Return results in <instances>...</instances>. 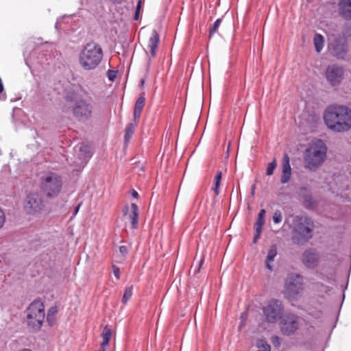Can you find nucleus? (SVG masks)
<instances>
[{
  "label": "nucleus",
  "mask_w": 351,
  "mask_h": 351,
  "mask_svg": "<svg viewBox=\"0 0 351 351\" xmlns=\"http://www.w3.org/2000/svg\"><path fill=\"white\" fill-rule=\"evenodd\" d=\"M300 317L293 313H287L281 318L280 328L286 336L293 335L299 328Z\"/></svg>",
  "instance_id": "10"
},
{
  "label": "nucleus",
  "mask_w": 351,
  "mask_h": 351,
  "mask_svg": "<svg viewBox=\"0 0 351 351\" xmlns=\"http://www.w3.org/2000/svg\"><path fill=\"white\" fill-rule=\"evenodd\" d=\"M257 346L262 350V351H271V346L265 339H261Z\"/></svg>",
  "instance_id": "29"
},
{
  "label": "nucleus",
  "mask_w": 351,
  "mask_h": 351,
  "mask_svg": "<svg viewBox=\"0 0 351 351\" xmlns=\"http://www.w3.org/2000/svg\"><path fill=\"white\" fill-rule=\"evenodd\" d=\"M108 77L109 80L114 81L116 78V72L114 71L109 70L108 71Z\"/></svg>",
  "instance_id": "36"
},
{
  "label": "nucleus",
  "mask_w": 351,
  "mask_h": 351,
  "mask_svg": "<svg viewBox=\"0 0 351 351\" xmlns=\"http://www.w3.org/2000/svg\"><path fill=\"white\" fill-rule=\"evenodd\" d=\"M271 341L273 346L276 348H278L281 345V339L278 336L272 337Z\"/></svg>",
  "instance_id": "34"
},
{
  "label": "nucleus",
  "mask_w": 351,
  "mask_h": 351,
  "mask_svg": "<svg viewBox=\"0 0 351 351\" xmlns=\"http://www.w3.org/2000/svg\"><path fill=\"white\" fill-rule=\"evenodd\" d=\"M112 269H113L114 276H115V278L119 280L120 278V269H119V268L117 266H116V265H113Z\"/></svg>",
  "instance_id": "35"
},
{
  "label": "nucleus",
  "mask_w": 351,
  "mask_h": 351,
  "mask_svg": "<svg viewBox=\"0 0 351 351\" xmlns=\"http://www.w3.org/2000/svg\"><path fill=\"white\" fill-rule=\"evenodd\" d=\"M254 189H255V186H254V185H253V186H252V195H253V194H254Z\"/></svg>",
  "instance_id": "47"
},
{
  "label": "nucleus",
  "mask_w": 351,
  "mask_h": 351,
  "mask_svg": "<svg viewBox=\"0 0 351 351\" xmlns=\"http://www.w3.org/2000/svg\"><path fill=\"white\" fill-rule=\"evenodd\" d=\"M328 148L321 139L313 141L304 152V167L311 171L322 165L326 157Z\"/></svg>",
  "instance_id": "4"
},
{
  "label": "nucleus",
  "mask_w": 351,
  "mask_h": 351,
  "mask_svg": "<svg viewBox=\"0 0 351 351\" xmlns=\"http://www.w3.org/2000/svg\"><path fill=\"white\" fill-rule=\"evenodd\" d=\"M273 221L275 223H279L282 221V215L280 210H276L272 217Z\"/></svg>",
  "instance_id": "31"
},
{
  "label": "nucleus",
  "mask_w": 351,
  "mask_h": 351,
  "mask_svg": "<svg viewBox=\"0 0 351 351\" xmlns=\"http://www.w3.org/2000/svg\"><path fill=\"white\" fill-rule=\"evenodd\" d=\"M40 189L48 197H56L62 187V177L57 173L48 171L40 179Z\"/></svg>",
  "instance_id": "6"
},
{
  "label": "nucleus",
  "mask_w": 351,
  "mask_h": 351,
  "mask_svg": "<svg viewBox=\"0 0 351 351\" xmlns=\"http://www.w3.org/2000/svg\"><path fill=\"white\" fill-rule=\"evenodd\" d=\"M221 180V172L219 171L215 178V188L213 189L214 193L216 195L219 194V187Z\"/></svg>",
  "instance_id": "28"
},
{
  "label": "nucleus",
  "mask_w": 351,
  "mask_h": 351,
  "mask_svg": "<svg viewBox=\"0 0 351 351\" xmlns=\"http://www.w3.org/2000/svg\"><path fill=\"white\" fill-rule=\"evenodd\" d=\"M344 75V69L337 64L328 66L326 70L325 76L328 83L332 86H339Z\"/></svg>",
  "instance_id": "13"
},
{
  "label": "nucleus",
  "mask_w": 351,
  "mask_h": 351,
  "mask_svg": "<svg viewBox=\"0 0 351 351\" xmlns=\"http://www.w3.org/2000/svg\"><path fill=\"white\" fill-rule=\"evenodd\" d=\"M284 307L281 301L272 299L263 308V312L266 320L274 323L282 318Z\"/></svg>",
  "instance_id": "8"
},
{
  "label": "nucleus",
  "mask_w": 351,
  "mask_h": 351,
  "mask_svg": "<svg viewBox=\"0 0 351 351\" xmlns=\"http://www.w3.org/2000/svg\"><path fill=\"white\" fill-rule=\"evenodd\" d=\"M314 45L317 52L319 53L324 45V36L319 34H316L313 38Z\"/></svg>",
  "instance_id": "23"
},
{
  "label": "nucleus",
  "mask_w": 351,
  "mask_h": 351,
  "mask_svg": "<svg viewBox=\"0 0 351 351\" xmlns=\"http://www.w3.org/2000/svg\"><path fill=\"white\" fill-rule=\"evenodd\" d=\"M65 99L67 100V101H73V99H75V95L73 93H67L65 96Z\"/></svg>",
  "instance_id": "40"
},
{
  "label": "nucleus",
  "mask_w": 351,
  "mask_h": 351,
  "mask_svg": "<svg viewBox=\"0 0 351 351\" xmlns=\"http://www.w3.org/2000/svg\"><path fill=\"white\" fill-rule=\"evenodd\" d=\"M103 57L104 51L101 47L92 41L82 47L78 55V62L84 71H93L99 67Z\"/></svg>",
  "instance_id": "2"
},
{
  "label": "nucleus",
  "mask_w": 351,
  "mask_h": 351,
  "mask_svg": "<svg viewBox=\"0 0 351 351\" xmlns=\"http://www.w3.org/2000/svg\"><path fill=\"white\" fill-rule=\"evenodd\" d=\"M119 252H120V253L122 255H123V256L126 255L128 254V248H127V247L125 246V245L120 246L119 247Z\"/></svg>",
  "instance_id": "39"
},
{
  "label": "nucleus",
  "mask_w": 351,
  "mask_h": 351,
  "mask_svg": "<svg viewBox=\"0 0 351 351\" xmlns=\"http://www.w3.org/2000/svg\"><path fill=\"white\" fill-rule=\"evenodd\" d=\"M85 97L77 99L72 107L74 117L80 122L91 119L93 115L95 102L88 92L84 91Z\"/></svg>",
  "instance_id": "5"
},
{
  "label": "nucleus",
  "mask_w": 351,
  "mask_h": 351,
  "mask_svg": "<svg viewBox=\"0 0 351 351\" xmlns=\"http://www.w3.org/2000/svg\"><path fill=\"white\" fill-rule=\"evenodd\" d=\"M265 213L266 211L265 209H261L258 215V217L265 219Z\"/></svg>",
  "instance_id": "41"
},
{
  "label": "nucleus",
  "mask_w": 351,
  "mask_h": 351,
  "mask_svg": "<svg viewBox=\"0 0 351 351\" xmlns=\"http://www.w3.org/2000/svg\"><path fill=\"white\" fill-rule=\"evenodd\" d=\"M315 223L308 216H297L293 223L291 240L294 244L304 245L313 237Z\"/></svg>",
  "instance_id": "3"
},
{
  "label": "nucleus",
  "mask_w": 351,
  "mask_h": 351,
  "mask_svg": "<svg viewBox=\"0 0 351 351\" xmlns=\"http://www.w3.org/2000/svg\"><path fill=\"white\" fill-rule=\"evenodd\" d=\"M338 10L341 17L351 20V0H339Z\"/></svg>",
  "instance_id": "16"
},
{
  "label": "nucleus",
  "mask_w": 351,
  "mask_h": 351,
  "mask_svg": "<svg viewBox=\"0 0 351 351\" xmlns=\"http://www.w3.org/2000/svg\"><path fill=\"white\" fill-rule=\"evenodd\" d=\"M112 335L111 329L107 326L104 327V330L101 333L102 342L100 346L99 351H106V348L109 345V341Z\"/></svg>",
  "instance_id": "20"
},
{
  "label": "nucleus",
  "mask_w": 351,
  "mask_h": 351,
  "mask_svg": "<svg viewBox=\"0 0 351 351\" xmlns=\"http://www.w3.org/2000/svg\"><path fill=\"white\" fill-rule=\"evenodd\" d=\"M145 99L141 96L138 98L134 105V120L137 123L141 117V112L145 106Z\"/></svg>",
  "instance_id": "19"
},
{
  "label": "nucleus",
  "mask_w": 351,
  "mask_h": 351,
  "mask_svg": "<svg viewBox=\"0 0 351 351\" xmlns=\"http://www.w3.org/2000/svg\"><path fill=\"white\" fill-rule=\"evenodd\" d=\"M123 215L125 216H127V217L130 220L132 225V228L133 229H136L138 227L139 215L138 206L134 203H132L131 204L130 208L128 206H125L123 208Z\"/></svg>",
  "instance_id": "15"
},
{
  "label": "nucleus",
  "mask_w": 351,
  "mask_h": 351,
  "mask_svg": "<svg viewBox=\"0 0 351 351\" xmlns=\"http://www.w3.org/2000/svg\"><path fill=\"white\" fill-rule=\"evenodd\" d=\"M277 255V247L276 245H272L270 247V249L267 253V259H266V267L272 271V266L271 265V263L274 261L275 257Z\"/></svg>",
  "instance_id": "22"
},
{
  "label": "nucleus",
  "mask_w": 351,
  "mask_h": 351,
  "mask_svg": "<svg viewBox=\"0 0 351 351\" xmlns=\"http://www.w3.org/2000/svg\"><path fill=\"white\" fill-rule=\"evenodd\" d=\"M138 194L135 190H132V196L134 198H137Z\"/></svg>",
  "instance_id": "45"
},
{
  "label": "nucleus",
  "mask_w": 351,
  "mask_h": 351,
  "mask_svg": "<svg viewBox=\"0 0 351 351\" xmlns=\"http://www.w3.org/2000/svg\"><path fill=\"white\" fill-rule=\"evenodd\" d=\"M277 166L276 160V159H274V160L271 162H269L267 165V176H271L274 173V171L276 169Z\"/></svg>",
  "instance_id": "30"
},
{
  "label": "nucleus",
  "mask_w": 351,
  "mask_h": 351,
  "mask_svg": "<svg viewBox=\"0 0 351 351\" xmlns=\"http://www.w3.org/2000/svg\"><path fill=\"white\" fill-rule=\"evenodd\" d=\"M141 3H142V1L141 0H139L138 1V3H137L136 8V10H138V12H140V9H141Z\"/></svg>",
  "instance_id": "44"
},
{
  "label": "nucleus",
  "mask_w": 351,
  "mask_h": 351,
  "mask_svg": "<svg viewBox=\"0 0 351 351\" xmlns=\"http://www.w3.org/2000/svg\"><path fill=\"white\" fill-rule=\"evenodd\" d=\"M301 192H305L306 194L304 195L303 197L305 201V202L308 203L311 201L312 197L311 194L308 193V190L306 187H301L300 189Z\"/></svg>",
  "instance_id": "32"
},
{
  "label": "nucleus",
  "mask_w": 351,
  "mask_h": 351,
  "mask_svg": "<svg viewBox=\"0 0 351 351\" xmlns=\"http://www.w3.org/2000/svg\"><path fill=\"white\" fill-rule=\"evenodd\" d=\"M62 20V19H57L56 23V25H55L56 29H58V27H59Z\"/></svg>",
  "instance_id": "43"
},
{
  "label": "nucleus",
  "mask_w": 351,
  "mask_h": 351,
  "mask_svg": "<svg viewBox=\"0 0 351 351\" xmlns=\"http://www.w3.org/2000/svg\"><path fill=\"white\" fill-rule=\"evenodd\" d=\"M132 289H133L132 286L128 287L125 289V291H124V293L123 295V298H122V302L123 304H126L129 301V300L131 298V297L132 295Z\"/></svg>",
  "instance_id": "27"
},
{
  "label": "nucleus",
  "mask_w": 351,
  "mask_h": 351,
  "mask_svg": "<svg viewBox=\"0 0 351 351\" xmlns=\"http://www.w3.org/2000/svg\"><path fill=\"white\" fill-rule=\"evenodd\" d=\"M324 120L327 127L335 132H344L351 128V109L346 106L335 105L326 108Z\"/></svg>",
  "instance_id": "1"
},
{
  "label": "nucleus",
  "mask_w": 351,
  "mask_h": 351,
  "mask_svg": "<svg viewBox=\"0 0 351 351\" xmlns=\"http://www.w3.org/2000/svg\"><path fill=\"white\" fill-rule=\"evenodd\" d=\"M320 256L315 248H308L302 254V262L306 268L309 269H315L319 263Z\"/></svg>",
  "instance_id": "14"
},
{
  "label": "nucleus",
  "mask_w": 351,
  "mask_h": 351,
  "mask_svg": "<svg viewBox=\"0 0 351 351\" xmlns=\"http://www.w3.org/2000/svg\"><path fill=\"white\" fill-rule=\"evenodd\" d=\"M138 14H139V12H138V10H136L135 11V14H134V20H138Z\"/></svg>",
  "instance_id": "46"
},
{
  "label": "nucleus",
  "mask_w": 351,
  "mask_h": 351,
  "mask_svg": "<svg viewBox=\"0 0 351 351\" xmlns=\"http://www.w3.org/2000/svg\"><path fill=\"white\" fill-rule=\"evenodd\" d=\"M136 125V123L133 124L131 123H128L126 125V128L125 130V135H124L125 143L126 144L130 141V139L134 132V129H135Z\"/></svg>",
  "instance_id": "24"
},
{
  "label": "nucleus",
  "mask_w": 351,
  "mask_h": 351,
  "mask_svg": "<svg viewBox=\"0 0 351 351\" xmlns=\"http://www.w3.org/2000/svg\"><path fill=\"white\" fill-rule=\"evenodd\" d=\"M27 322L29 327L38 330L43 326L45 318V306L40 300H34L27 310Z\"/></svg>",
  "instance_id": "7"
},
{
  "label": "nucleus",
  "mask_w": 351,
  "mask_h": 351,
  "mask_svg": "<svg viewBox=\"0 0 351 351\" xmlns=\"http://www.w3.org/2000/svg\"><path fill=\"white\" fill-rule=\"evenodd\" d=\"M80 206H81V204H78L74 209V213H73V215H76L77 213H78L79 210H80Z\"/></svg>",
  "instance_id": "42"
},
{
  "label": "nucleus",
  "mask_w": 351,
  "mask_h": 351,
  "mask_svg": "<svg viewBox=\"0 0 351 351\" xmlns=\"http://www.w3.org/2000/svg\"><path fill=\"white\" fill-rule=\"evenodd\" d=\"M91 156L90 147L84 143L81 144L79 147V158L86 164Z\"/></svg>",
  "instance_id": "21"
},
{
  "label": "nucleus",
  "mask_w": 351,
  "mask_h": 351,
  "mask_svg": "<svg viewBox=\"0 0 351 351\" xmlns=\"http://www.w3.org/2000/svg\"><path fill=\"white\" fill-rule=\"evenodd\" d=\"M221 19H217L209 28V37L211 38L218 30L221 23Z\"/></svg>",
  "instance_id": "26"
},
{
  "label": "nucleus",
  "mask_w": 351,
  "mask_h": 351,
  "mask_svg": "<svg viewBox=\"0 0 351 351\" xmlns=\"http://www.w3.org/2000/svg\"><path fill=\"white\" fill-rule=\"evenodd\" d=\"M343 34V37L340 35L335 36L333 41L328 47L332 56L339 60L344 59L348 52V46L344 38L346 36L347 32L344 31Z\"/></svg>",
  "instance_id": "9"
},
{
  "label": "nucleus",
  "mask_w": 351,
  "mask_h": 351,
  "mask_svg": "<svg viewBox=\"0 0 351 351\" xmlns=\"http://www.w3.org/2000/svg\"><path fill=\"white\" fill-rule=\"evenodd\" d=\"M160 43V36L156 30H153L152 36L149 39L148 48L152 58L156 55L157 49Z\"/></svg>",
  "instance_id": "18"
},
{
  "label": "nucleus",
  "mask_w": 351,
  "mask_h": 351,
  "mask_svg": "<svg viewBox=\"0 0 351 351\" xmlns=\"http://www.w3.org/2000/svg\"><path fill=\"white\" fill-rule=\"evenodd\" d=\"M261 232H262V230H258L255 229V234H254V239H253V242L254 243H256L257 242V241L259 239Z\"/></svg>",
  "instance_id": "37"
},
{
  "label": "nucleus",
  "mask_w": 351,
  "mask_h": 351,
  "mask_svg": "<svg viewBox=\"0 0 351 351\" xmlns=\"http://www.w3.org/2000/svg\"><path fill=\"white\" fill-rule=\"evenodd\" d=\"M24 207L28 214L38 213L43 209V200L38 193H32L27 196Z\"/></svg>",
  "instance_id": "12"
},
{
  "label": "nucleus",
  "mask_w": 351,
  "mask_h": 351,
  "mask_svg": "<svg viewBox=\"0 0 351 351\" xmlns=\"http://www.w3.org/2000/svg\"><path fill=\"white\" fill-rule=\"evenodd\" d=\"M303 277L300 274H291L285 282V291L290 298H295L303 289Z\"/></svg>",
  "instance_id": "11"
},
{
  "label": "nucleus",
  "mask_w": 351,
  "mask_h": 351,
  "mask_svg": "<svg viewBox=\"0 0 351 351\" xmlns=\"http://www.w3.org/2000/svg\"><path fill=\"white\" fill-rule=\"evenodd\" d=\"M291 175V167L289 163V158L287 154H285L283 162H282V174L281 176L280 182L282 184L287 183Z\"/></svg>",
  "instance_id": "17"
},
{
  "label": "nucleus",
  "mask_w": 351,
  "mask_h": 351,
  "mask_svg": "<svg viewBox=\"0 0 351 351\" xmlns=\"http://www.w3.org/2000/svg\"><path fill=\"white\" fill-rule=\"evenodd\" d=\"M5 222V215L3 210L0 208V228L3 226Z\"/></svg>",
  "instance_id": "38"
},
{
  "label": "nucleus",
  "mask_w": 351,
  "mask_h": 351,
  "mask_svg": "<svg viewBox=\"0 0 351 351\" xmlns=\"http://www.w3.org/2000/svg\"><path fill=\"white\" fill-rule=\"evenodd\" d=\"M264 224L265 219L258 217L255 223V229L262 230Z\"/></svg>",
  "instance_id": "33"
},
{
  "label": "nucleus",
  "mask_w": 351,
  "mask_h": 351,
  "mask_svg": "<svg viewBox=\"0 0 351 351\" xmlns=\"http://www.w3.org/2000/svg\"><path fill=\"white\" fill-rule=\"evenodd\" d=\"M58 309L56 306H53L49 308L47 315V322L49 326H53L55 322V315L57 313Z\"/></svg>",
  "instance_id": "25"
}]
</instances>
